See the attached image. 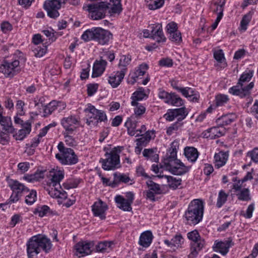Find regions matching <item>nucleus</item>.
I'll return each instance as SVG.
<instances>
[{
    "label": "nucleus",
    "mask_w": 258,
    "mask_h": 258,
    "mask_svg": "<svg viewBox=\"0 0 258 258\" xmlns=\"http://www.w3.org/2000/svg\"><path fill=\"white\" fill-rule=\"evenodd\" d=\"M174 143L173 142L171 145V148L169 150V155L165 160L164 164L170 163L171 161H174L175 160H178L177 158V149L176 146H174Z\"/></svg>",
    "instance_id": "c9c22d12"
},
{
    "label": "nucleus",
    "mask_w": 258,
    "mask_h": 258,
    "mask_svg": "<svg viewBox=\"0 0 258 258\" xmlns=\"http://www.w3.org/2000/svg\"><path fill=\"white\" fill-rule=\"evenodd\" d=\"M19 60L18 59L9 60L5 59L0 65V72L6 77L13 78L20 71Z\"/></svg>",
    "instance_id": "1a4fd4ad"
},
{
    "label": "nucleus",
    "mask_w": 258,
    "mask_h": 258,
    "mask_svg": "<svg viewBox=\"0 0 258 258\" xmlns=\"http://www.w3.org/2000/svg\"><path fill=\"white\" fill-rule=\"evenodd\" d=\"M93 246V243L92 242L80 241L75 246V254L79 257L90 254L92 252L91 248Z\"/></svg>",
    "instance_id": "4468645a"
},
{
    "label": "nucleus",
    "mask_w": 258,
    "mask_h": 258,
    "mask_svg": "<svg viewBox=\"0 0 258 258\" xmlns=\"http://www.w3.org/2000/svg\"><path fill=\"white\" fill-rule=\"evenodd\" d=\"M247 156L255 163H258V148H255L247 153Z\"/></svg>",
    "instance_id": "5fc2aeb1"
},
{
    "label": "nucleus",
    "mask_w": 258,
    "mask_h": 258,
    "mask_svg": "<svg viewBox=\"0 0 258 258\" xmlns=\"http://www.w3.org/2000/svg\"><path fill=\"white\" fill-rule=\"evenodd\" d=\"M166 103L176 106H180L183 105V100L175 93H171L168 100Z\"/></svg>",
    "instance_id": "72a5a7b5"
},
{
    "label": "nucleus",
    "mask_w": 258,
    "mask_h": 258,
    "mask_svg": "<svg viewBox=\"0 0 258 258\" xmlns=\"http://www.w3.org/2000/svg\"><path fill=\"white\" fill-rule=\"evenodd\" d=\"M204 210V203L201 199H195L190 202L184 217L186 223L195 225L203 219Z\"/></svg>",
    "instance_id": "20e7f679"
},
{
    "label": "nucleus",
    "mask_w": 258,
    "mask_h": 258,
    "mask_svg": "<svg viewBox=\"0 0 258 258\" xmlns=\"http://www.w3.org/2000/svg\"><path fill=\"white\" fill-rule=\"evenodd\" d=\"M44 171H37L34 174H27L23 178L29 182L37 181L44 177Z\"/></svg>",
    "instance_id": "2f4dec72"
},
{
    "label": "nucleus",
    "mask_w": 258,
    "mask_h": 258,
    "mask_svg": "<svg viewBox=\"0 0 258 258\" xmlns=\"http://www.w3.org/2000/svg\"><path fill=\"white\" fill-rule=\"evenodd\" d=\"M233 245L232 239L231 238H228L227 240L223 241H215L212 248L214 251L225 255L228 252L229 248Z\"/></svg>",
    "instance_id": "dca6fc26"
},
{
    "label": "nucleus",
    "mask_w": 258,
    "mask_h": 258,
    "mask_svg": "<svg viewBox=\"0 0 258 258\" xmlns=\"http://www.w3.org/2000/svg\"><path fill=\"white\" fill-rule=\"evenodd\" d=\"M113 176H116L115 180L118 181L119 183L123 182L126 183L131 180L130 177L124 174L114 173Z\"/></svg>",
    "instance_id": "8fccbe9b"
},
{
    "label": "nucleus",
    "mask_w": 258,
    "mask_h": 258,
    "mask_svg": "<svg viewBox=\"0 0 258 258\" xmlns=\"http://www.w3.org/2000/svg\"><path fill=\"white\" fill-rule=\"evenodd\" d=\"M150 141L149 137H145L142 135L140 138L136 140L137 145L138 146H144Z\"/></svg>",
    "instance_id": "bf43d9fd"
},
{
    "label": "nucleus",
    "mask_w": 258,
    "mask_h": 258,
    "mask_svg": "<svg viewBox=\"0 0 258 258\" xmlns=\"http://www.w3.org/2000/svg\"><path fill=\"white\" fill-rule=\"evenodd\" d=\"M50 240L45 235L38 234L31 237L26 243L27 254L28 258H36L42 250L48 253L52 247Z\"/></svg>",
    "instance_id": "f03ea898"
},
{
    "label": "nucleus",
    "mask_w": 258,
    "mask_h": 258,
    "mask_svg": "<svg viewBox=\"0 0 258 258\" xmlns=\"http://www.w3.org/2000/svg\"><path fill=\"white\" fill-rule=\"evenodd\" d=\"M137 124V121L133 118V116L128 118L125 122L124 125L127 127V133L130 136H134L136 135Z\"/></svg>",
    "instance_id": "c756f323"
},
{
    "label": "nucleus",
    "mask_w": 258,
    "mask_h": 258,
    "mask_svg": "<svg viewBox=\"0 0 258 258\" xmlns=\"http://www.w3.org/2000/svg\"><path fill=\"white\" fill-rule=\"evenodd\" d=\"M115 201L117 207L124 211L130 212L132 210L131 205L122 196L117 195L115 197Z\"/></svg>",
    "instance_id": "393cba45"
},
{
    "label": "nucleus",
    "mask_w": 258,
    "mask_h": 258,
    "mask_svg": "<svg viewBox=\"0 0 258 258\" xmlns=\"http://www.w3.org/2000/svg\"><path fill=\"white\" fill-rule=\"evenodd\" d=\"M85 42L94 40L99 44L104 45L108 44L112 38V33L108 30L101 27H93L86 30L81 36Z\"/></svg>",
    "instance_id": "39448f33"
},
{
    "label": "nucleus",
    "mask_w": 258,
    "mask_h": 258,
    "mask_svg": "<svg viewBox=\"0 0 258 258\" xmlns=\"http://www.w3.org/2000/svg\"><path fill=\"white\" fill-rule=\"evenodd\" d=\"M71 134V133H68L66 132L63 133L66 144L70 146H73L76 145V142L73 137L70 135Z\"/></svg>",
    "instance_id": "6e6d98bb"
},
{
    "label": "nucleus",
    "mask_w": 258,
    "mask_h": 258,
    "mask_svg": "<svg viewBox=\"0 0 258 258\" xmlns=\"http://www.w3.org/2000/svg\"><path fill=\"white\" fill-rule=\"evenodd\" d=\"M184 154L188 161L194 163L199 156V152L194 147H186L184 149Z\"/></svg>",
    "instance_id": "412c9836"
},
{
    "label": "nucleus",
    "mask_w": 258,
    "mask_h": 258,
    "mask_svg": "<svg viewBox=\"0 0 258 258\" xmlns=\"http://www.w3.org/2000/svg\"><path fill=\"white\" fill-rule=\"evenodd\" d=\"M225 4V0H221L218 3H214V5L216 7V8L213 10V12L217 13V16H219L220 14H221V18H222Z\"/></svg>",
    "instance_id": "a18cd8bd"
},
{
    "label": "nucleus",
    "mask_w": 258,
    "mask_h": 258,
    "mask_svg": "<svg viewBox=\"0 0 258 258\" xmlns=\"http://www.w3.org/2000/svg\"><path fill=\"white\" fill-rule=\"evenodd\" d=\"M204 245V240H200L198 243L196 242H192L191 243V251L188 256V258H195Z\"/></svg>",
    "instance_id": "c85d7f7f"
},
{
    "label": "nucleus",
    "mask_w": 258,
    "mask_h": 258,
    "mask_svg": "<svg viewBox=\"0 0 258 258\" xmlns=\"http://www.w3.org/2000/svg\"><path fill=\"white\" fill-rule=\"evenodd\" d=\"M153 236L150 231H146L143 232L140 237L139 243L144 247H148L151 244Z\"/></svg>",
    "instance_id": "5701e85b"
},
{
    "label": "nucleus",
    "mask_w": 258,
    "mask_h": 258,
    "mask_svg": "<svg viewBox=\"0 0 258 258\" xmlns=\"http://www.w3.org/2000/svg\"><path fill=\"white\" fill-rule=\"evenodd\" d=\"M228 152L220 151L218 153H216L214 156L215 166L217 168H219L224 166L228 158Z\"/></svg>",
    "instance_id": "aec40b11"
},
{
    "label": "nucleus",
    "mask_w": 258,
    "mask_h": 258,
    "mask_svg": "<svg viewBox=\"0 0 258 258\" xmlns=\"http://www.w3.org/2000/svg\"><path fill=\"white\" fill-rule=\"evenodd\" d=\"M114 243L113 241H102L99 242L96 246L97 251L100 252H108L112 249V246Z\"/></svg>",
    "instance_id": "7c9ffc66"
},
{
    "label": "nucleus",
    "mask_w": 258,
    "mask_h": 258,
    "mask_svg": "<svg viewBox=\"0 0 258 258\" xmlns=\"http://www.w3.org/2000/svg\"><path fill=\"white\" fill-rule=\"evenodd\" d=\"M0 124L2 126L1 130L5 131L7 133H14L15 132V128L12 124L11 118L8 116H4L0 120Z\"/></svg>",
    "instance_id": "a878e982"
},
{
    "label": "nucleus",
    "mask_w": 258,
    "mask_h": 258,
    "mask_svg": "<svg viewBox=\"0 0 258 258\" xmlns=\"http://www.w3.org/2000/svg\"><path fill=\"white\" fill-rule=\"evenodd\" d=\"M98 84H89L87 85V93L89 96L93 95L97 91Z\"/></svg>",
    "instance_id": "4d7b16f0"
},
{
    "label": "nucleus",
    "mask_w": 258,
    "mask_h": 258,
    "mask_svg": "<svg viewBox=\"0 0 258 258\" xmlns=\"http://www.w3.org/2000/svg\"><path fill=\"white\" fill-rule=\"evenodd\" d=\"M166 169L174 175H182L188 172L190 167L185 166L179 159L165 164Z\"/></svg>",
    "instance_id": "f8f14e48"
},
{
    "label": "nucleus",
    "mask_w": 258,
    "mask_h": 258,
    "mask_svg": "<svg viewBox=\"0 0 258 258\" xmlns=\"http://www.w3.org/2000/svg\"><path fill=\"white\" fill-rule=\"evenodd\" d=\"M92 207L95 216L99 217L101 220H104L106 218L105 212L108 207L105 203L100 200L95 202Z\"/></svg>",
    "instance_id": "a211bd4d"
},
{
    "label": "nucleus",
    "mask_w": 258,
    "mask_h": 258,
    "mask_svg": "<svg viewBox=\"0 0 258 258\" xmlns=\"http://www.w3.org/2000/svg\"><path fill=\"white\" fill-rule=\"evenodd\" d=\"M50 175L52 176L51 178V183L53 186H56L58 185L59 188H61L60 186L59 182L64 177V171L61 170L55 171L54 169L50 171Z\"/></svg>",
    "instance_id": "b1692460"
},
{
    "label": "nucleus",
    "mask_w": 258,
    "mask_h": 258,
    "mask_svg": "<svg viewBox=\"0 0 258 258\" xmlns=\"http://www.w3.org/2000/svg\"><path fill=\"white\" fill-rule=\"evenodd\" d=\"M147 184L149 188V190L154 191L156 194H160L162 193L160 185L155 183L151 180L147 181Z\"/></svg>",
    "instance_id": "37998d69"
},
{
    "label": "nucleus",
    "mask_w": 258,
    "mask_h": 258,
    "mask_svg": "<svg viewBox=\"0 0 258 258\" xmlns=\"http://www.w3.org/2000/svg\"><path fill=\"white\" fill-rule=\"evenodd\" d=\"M28 192L29 194L26 196L25 202L27 204L31 205L36 201L37 192L33 189L29 190Z\"/></svg>",
    "instance_id": "c03bdc74"
},
{
    "label": "nucleus",
    "mask_w": 258,
    "mask_h": 258,
    "mask_svg": "<svg viewBox=\"0 0 258 258\" xmlns=\"http://www.w3.org/2000/svg\"><path fill=\"white\" fill-rule=\"evenodd\" d=\"M166 29L167 32L169 35L172 33L178 31L177 24L174 22H171L168 24L166 26Z\"/></svg>",
    "instance_id": "680f3d73"
},
{
    "label": "nucleus",
    "mask_w": 258,
    "mask_h": 258,
    "mask_svg": "<svg viewBox=\"0 0 258 258\" xmlns=\"http://www.w3.org/2000/svg\"><path fill=\"white\" fill-rule=\"evenodd\" d=\"M43 7L47 15L51 18L55 19L59 15L58 10L61 7V2L60 0L47 1L45 2Z\"/></svg>",
    "instance_id": "ddd939ff"
},
{
    "label": "nucleus",
    "mask_w": 258,
    "mask_h": 258,
    "mask_svg": "<svg viewBox=\"0 0 258 258\" xmlns=\"http://www.w3.org/2000/svg\"><path fill=\"white\" fill-rule=\"evenodd\" d=\"M9 184L13 190V193L8 202V204H9L18 201L21 196L28 193L29 191L28 187L17 180H10Z\"/></svg>",
    "instance_id": "6e6552de"
},
{
    "label": "nucleus",
    "mask_w": 258,
    "mask_h": 258,
    "mask_svg": "<svg viewBox=\"0 0 258 258\" xmlns=\"http://www.w3.org/2000/svg\"><path fill=\"white\" fill-rule=\"evenodd\" d=\"M31 130V125L29 121L25 122L23 128L19 130L18 132L14 134L13 137L16 140H23Z\"/></svg>",
    "instance_id": "4be33fe9"
},
{
    "label": "nucleus",
    "mask_w": 258,
    "mask_h": 258,
    "mask_svg": "<svg viewBox=\"0 0 258 258\" xmlns=\"http://www.w3.org/2000/svg\"><path fill=\"white\" fill-rule=\"evenodd\" d=\"M239 201L248 202L251 200V198L250 191L248 188H243L236 194Z\"/></svg>",
    "instance_id": "473e14b6"
},
{
    "label": "nucleus",
    "mask_w": 258,
    "mask_h": 258,
    "mask_svg": "<svg viewBox=\"0 0 258 258\" xmlns=\"http://www.w3.org/2000/svg\"><path fill=\"white\" fill-rule=\"evenodd\" d=\"M149 37L156 40L158 43L165 42L166 38L163 34L161 24L158 23L154 25L152 27V30Z\"/></svg>",
    "instance_id": "f3484780"
},
{
    "label": "nucleus",
    "mask_w": 258,
    "mask_h": 258,
    "mask_svg": "<svg viewBox=\"0 0 258 258\" xmlns=\"http://www.w3.org/2000/svg\"><path fill=\"white\" fill-rule=\"evenodd\" d=\"M232 114L222 115L217 119V122L221 126L227 125L234 121V118L232 117Z\"/></svg>",
    "instance_id": "e433bc0d"
},
{
    "label": "nucleus",
    "mask_w": 258,
    "mask_h": 258,
    "mask_svg": "<svg viewBox=\"0 0 258 258\" xmlns=\"http://www.w3.org/2000/svg\"><path fill=\"white\" fill-rule=\"evenodd\" d=\"M109 2H100L86 6V10L89 12V17L93 20L103 19L106 13L108 11L111 16L119 15L122 11L121 0H109Z\"/></svg>",
    "instance_id": "f257e3e1"
},
{
    "label": "nucleus",
    "mask_w": 258,
    "mask_h": 258,
    "mask_svg": "<svg viewBox=\"0 0 258 258\" xmlns=\"http://www.w3.org/2000/svg\"><path fill=\"white\" fill-rule=\"evenodd\" d=\"M50 210V208L48 206L44 205L38 209V212L40 217H43L47 214Z\"/></svg>",
    "instance_id": "69168bd1"
},
{
    "label": "nucleus",
    "mask_w": 258,
    "mask_h": 258,
    "mask_svg": "<svg viewBox=\"0 0 258 258\" xmlns=\"http://www.w3.org/2000/svg\"><path fill=\"white\" fill-rule=\"evenodd\" d=\"M252 14L253 12L250 11L242 17L240 22V27L242 30L245 31L247 29V26L251 19Z\"/></svg>",
    "instance_id": "a19ab883"
},
{
    "label": "nucleus",
    "mask_w": 258,
    "mask_h": 258,
    "mask_svg": "<svg viewBox=\"0 0 258 258\" xmlns=\"http://www.w3.org/2000/svg\"><path fill=\"white\" fill-rule=\"evenodd\" d=\"M168 183V186L170 188L176 189L178 188L181 184V179L180 178H176L172 176L165 175Z\"/></svg>",
    "instance_id": "f704fd0d"
},
{
    "label": "nucleus",
    "mask_w": 258,
    "mask_h": 258,
    "mask_svg": "<svg viewBox=\"0 0 258 258\" xmlns=\"http://www.w3.org/2000/svg\"><path fill=\"white\" fill-rule=\"evenodd\" d=\"M22 220L21 217L18 214H15L11 218L10 222V225L14 227L15 225L18 223Z\"/></svg>",
    "instance_id": "338daca9"
},
{
    "label": "nucleus",
    "mask_w": 258,
    "mask_h": 258,
    "mask_svg": "<svg viewBox=\"0 0 258 258\" xmlns=\"http://www.w3.org/2000/svg\"><path fill=\"white\" fill-rule=\"evenodd\" d=\"M208 132L210 133L211 134L208 137L211 138V139L219 138L225 134V129L224 128L222 131L219 130V127H214L211 128H209L208 130Z\"/></svg>",
    "instance_id": "58836bf2"
},
{
    "label": "nucleus",
    "mask_w": 258,
    "mask_h": 258,
    "mask_svg": "<svg viewBox=\"0 0 258 258\" xmlns=\"http://www.w3.org/2000/svg\"><path fill=\"white\" fill-rule=\"evenodd\" d=\"M46 50L47 47L46 46H43L42 47L40 46H36L34 48L33 51L35 56L40 57L43 56L46 53Z\"/></svg>",
    "instance_id": "de8ad7c7"
},
{
    "label": "nucleus",
    "mask_w": 258,
    "mask_h": 258,
    "mask_svg": "<svg viewBox=\"0 0 258 258\" xmlns=\"http://www.w3.org/2000/svg\"><path fill=\"white\" fill-rule=\"evenodd\" d=\"M136 107L134 108V113L136 117H140L143 115L146 111V107L142 104L137 103V105H135Z\"/></svg>",
    "instance_id": "3c124183"
},
{
    "label": "nucleus",
    "mask_w": 258,
    "mask_h": 258,
    "mask_svg": "<svg viewBox=\"0 0 258 258\" xmlns=\"http://www.w3.org/2000/svg\"><path fill=\"white\" fill-rule=\"evenodd\" d=\"M228 196V194H226L223 190L219 191L216 203V206L218 208H221L226 203Z\"/></svg>",
    "instance_id": "79ce46f5"
},
{
    "label": "nucleus",
    "mask_w": 258,
    "mask_h": 258,
    "mask_svg": "<svg viewBox=\"0 0 258 258\" xmlns=\"http://www.w3.org/2000/svg\"><path fill=\"white\" fill-rule=\"evenodd\" d=\"M187 237L189 239L192 241V242H196L198 243L199 241H200V240H202L201 239L200 235L198 231L196 230L188 232L187 233Z\"/></svg>",
    "instance_id": "49530a36"
},
{
    "label": "nucleus",
    "mask_w": 258,
    "mask_h": 258,
    "mask_svg": "<svg viewBox=\"0 0 258 258\" xmlns=\"http://www.w3.org/2000/svg\"><path fill=\"white\" fill-rule=\"evenodd\" d=\"M188 113V112L185 107L168 109L164 115L165 119L168 121H172L176 118L177 121L167 128V134L171 135L173 131L178 130L183 124L181 121L186 117Z\"/></svg>",
    "instance_id": "423d86ee"
},
{
    "label": "nucleus",
    "mask_w": 258,
    "mask_h": 258,
    "mask_svg": "<svg viewBox=\"0 0 258 258\" xmlns=\"http://www.w3.org/2000/svg\"><path fill=\"white\" fill-rule=\"evenodd\" d=\"M150 10H155L162 7L164 4V0H146Z\"/></svg>",
    "instance_id": "ea45409f"
},
{
    "label": "nucleus",
    "mask_w": 258,
    "mask_h": 258,
    "mask_svg": "<svg viewBox=\"0 0 258 258\" xmlns=\"http://www.w3.org/2000/svg\"><path fill=\"white\" fill-rule=\"evenodd\" d=\"M174 246L178 247L183 242V238L181 235H176L171 239Z\"/></svg>",
    "instance_id": "e2e57ef3"
},
{
    "label": "nucleus",
    "mask_w": 258,
    "mask_h": 258,
    "mask_svg": "<svg viewBox=\"0 0 258 258\" xmlns=\"http://www.w3.org/2000/svg\"><path fill=\"white\" fill-rule=\"evenodd\" d=\"M107 65V61L105 60L101 59L100 60H96L93 67L92 78H96L100 76L105 70Z\"/></svg>",
    "instance_id": "6ab92c4d"
},
{
    "label": "nucleus",
    "mask_w": 258,
    "mask_h": 258,
    "mask_svg": "<svg viewBox=\"0 0 258 258\" xmlns=\"http://www.w3.org/2000/svg\"><path fill=\"white\" fill-rule=\"evenodd\" d=\"M145 95L144 90L142 91H137L135 92L131 97V99L132 100L131 105L132 106H135V105H137V103H138V101L143 100Z\"/></svg>",
    "instance_id": "4c0bfd02"
},
{
    "label": "nucleus",
    "mask_w": 258,
    "mask_h": 258,
    "mask_svg": "<svg viewBox=\"0 0 258 258\" xmlns=\"http://www.w3.org/2000/svg\"><path fill=\"white\" fill-rule=\"evenodd\" d=\"M105 156V159L101 158L100 160L102 168L105 170H114L116 168L117 165L119 164V156L113 152H106Z\"/></svg>",
    "instance_id": "9d476101"
},
{
    "label": "nucleus",
    "mask_w": 258,
    "mask_h": 258,
    "mask_svg": "<svg viewBox=\"0 0 258 258\" xmlns=\"http://www.w3.org/2000/svg\"><path fill=\"white\" fill-rule=\"evenodd\" d=\"M173 64L172 59L168 57L162 58L159 61V65L161 67H171Z\"/></svg>",
    "instance_id": "13d9d810"
},
{
    "label": "nucleus",
    "mask_w": 258,
    "mask_h": 258,
    "mask_svg": "<svg viewBox=\"0 0 258 258\" xmlns=\"http://www.w3.org/2000/svg\"><path fill=\"white\" fill-rule=\"evenodd\" d=\"M125 75L117 71L114 76L109 77L108 83L113 88H116L122 82Z\"/></svg>",
    "instance_id": "cd10ccee"
},
{
    "label": "nucleus",
    "mask_w": 258,
    "mask_h": 258,
    "mask_svg": "<svg viewBox=\"0 0 258 258\" xmlns=\"http://www.w3.org/2000/svg\"><path fill=\"white\" fill-rule=\"evenodd\" d=\"M253 71L244 72L240 77L236 86L229 89V93L233 95L238 96L240 98H249L251 94V90L254 87V83L250 82L248 85L244 86L243 83L249 82L253 76Z\"/></svg>",
    "instance_id": "7ed1b4c3"
},
{
    "label": "nucleus",
    "mask_w": 258,
    "mask_h": 258,
    "mask_svg": "<svg viewBox=\"0 0 258 258\" xmlns=\"http://www.w3.org/2000/svg\"><path fill=\"white\" fill-rule=\"evenodd\" d=\"M59 153L55 155V158L63 165H73L79 161L77 155L74 151L69 148H66L62 142L59 143L57 146Z\"/></svg>",
    "instance_id": "0eeeda50"
},
{
    "label": "nucleus",
    "mask_w": 258,
    "mask_h": 258,
    "mask_svg": "<svg viewBox=\"0 0 258 258\" xmlns=\"http://www.w3.org/2000/svg\"><path fill=\"white\" fill-rule=\"evenodd\" d=\"M148 66L146 63H142L139 66L136 70L135 73L139 77L143 76L146 73V71L148 69Z\"/></svg>",
    "instance_id": "864d4df0"
},
{
    "label": "nucleus",
    "mask_w": 258,
    "mask_h": 258,
    "mask_svg": "<svg viewBox=\"0 0 258 258\" xmlns=\"http://www.w3.org/2000/svg\"><path fill=\"white\" fill-rule=\"evenodd\" d=\"M54 187V188H51L49 190L48 194L53 198H59L61 197L60 190H58L56 186Z\"/></svg>",
    "instance_id": "052dcab7"
},
{
    "label": "nucleus",
    "mask_w": 258,
    "mask_h": 258,
    "mask_svg": "<svg viewBox=\"0 0 258 258\" xmlns=\"http://www.w3.org/2000/svg\"><path fill=\"white\" fill-rule=\"evenodd\" d=\"M228 100V97L226 95L220 94L216 97V104L217 106H222Z\"/></svg>",
    "instance_id": "603ef678"
},
{
    "label": "nucleus",
    "mask_w": 258,
    "mask_h": 258,
    "mask_svg": "<svg viewBox=\"0 0 258 258\" xmlns=\"http://www.w3.org/2000/svg\"><path fill=\"white\" fill-rule=\"evenodd\" d=\"M61 124L65 130L64 132L73 133L77 128L79 121L76 117L71 115L61 119Z\"/></svg>",
    "instance_id": "2eb2a0df"
},
{
    "label": "nucleus",
    "mask_w": 258,
    "mask_h": 258,
    "mask_svg": "<svg viewBox=\"0 0 258 258\" xmlns=\"http://www.w3.org/2000/svg\"><path fill=\"white\" fill-rule=\"evenodd\" d=\"M215 59L219 62H222L225 60L224 55L221 49L218 50L214 53Z\"/></svg>",
    "instance_id": "0e129e2a"
},
{
    "label": "nucleus",
    "mask_w": 258,
    "mask_h": 258,
    "mask_svg": "<svg viewBox=\"0 0 258 258\" xmlns=\"http://www.w3.org/2000/svg\"><path fill=\"white\" fill-rule=\"evenodd\" d=\"M251 113L258 120V100H255L251 107Z\"/></svg>",
    "instance_id": "774afa93"
},
{
    "label": "nucleus",
    "mask_w": 258,
    "mask_h": 258,
    "mask_svg": "<svg viewBox=\"0 0 258 258\" xmlns=\"http://www.w3.org/2000/svg\"><path fill=\"white\" fill-rule=\"evenodd\" d=\"M132 57L130 55L121 56L118 64V67L120 70L118 71L125 75L127 71V66L130 63Z\"/></svg>",
    "instance_id": "bb28decb"
},
{
    "label": "nucleus",
    "mask_w": 258,
    "mask_h": 258,
    "mask_svg": "<svg viewBox=\"0 0 258 258\" xmlns=\"http://www.w3.org/2000/svg\"><path fill=\"white\" fill-rule=\"evenodd\" d=\"M85 112H89L90 113L89 119H87L86 123L91 125L93 123V119L96 120L95 123L105 121L107 120V116L104 111L95 108V107L89 104L88 107L85 109Z\"/></svg>",
    "instance_id": "9b49d317"
},
{
    "label": "nucleus",
    "mask_w": 258,
    "mask_h": 258,
    "mask_svg": "<svg viewBox=\"0 0 258 258\" xmlns=\"http://www.w3.org/2000/svg\"><path fill=\"white\" fill-rule=\"evenodd\" d=\"M169 38L171 41L176 43H180L182 41L181 33L178 31L170 34Z\"/></svg>",
    "instance_id": "09e8293b"
}]
</instances>
